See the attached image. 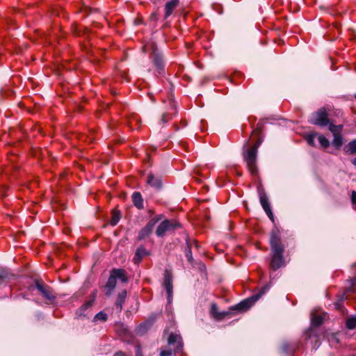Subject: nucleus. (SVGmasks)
Returning a JSON list of instances; mask_svg holds the SVG:
<instances>
[{
    "label": "nucleus",
    "instance_id": "f257e3e1",
    "mask_svg": "<svg viewBox=\"0 0 356 356\" xmlns=\"http://www.w3.org/2000/svg\"><path fill=\"white\" fill-rule=\"evenodd\" d=\"M270 261L269 268L277 270L286 265L284 257V245L281 241V234L279 229L275 227L270 235Z\"/></svg>",
    "mask_w": 356,
    "mask_h": 356
},
{
    "label": "nucleus",
    "instance_id": "f03ea898",
    "mask_svg": "<svg viewBox=\"0 0 356 356\" xmlns=\"http://www.w3.org/2000/svg\"><path fill=\"white\" fill-rule=\"evenodd\" d=\"M261 143V140L260 139L257 140V141L254 143V145L248 148L245 153L243 154V158L245 161L246 162L247 167L252 175H256L257 174V149Z\"/></svg>",
    "mask_w": 356,
    "mask_h": 356
},
{
    "label": "nucleus",
    "instance_id": "7ed1b4c3",
    "mask_svg": "<svg viewBox=\"0 0 356 356\" xmlns=\"http://www.w3.org/2000/svg\"><path fill=\"white\" fill-rule=\"evenodd\" d=\"M152 47V56L151 58L152 61L156 67L159 74H161L164 70V62L161 54L159 51L157 47L154 44H145L144 49H147Z\"/></svg>",
    "mask_w": 356,
    "mask_h": 356
},
{
    "label": "nucleus",
    "instance_id": "20e7f679",
    "mask_svg": "<svg viewBox=\"0 0 356 356\" xmlns=\"http://www.w3.org/2000/svg\"><path fill=\"white\" fill-rule=\"evenodd\" d=\"M180 227L179 222L175 220H165L158 226L156 234L158 236L161 237L164 236L166 232L173 231Z\"/></svg>",
    "mask_w": 356,
    "mask_h": 356
},
{
    "label": "nucleus",
    "instance_id": "39448f33",
    "mask_svg": "<svg viewBox=\"0 0 356 356\" xmlns=\"http://www.w3.org/2000/svg\"><path fill=\"white\" fill-rule=\"evenodd\" d=\"M311 123L320 127H325L329 124L328 114L325 108H321L313 114Z\"/></svg>",
    "mask_w": 356,
    "mask_h": 356
},
{
    "label": "nucleus",
    "instance_id": "423d86ee",
    "mask_svg": "<svg viewBox=\"0 0 356 356\" xmlns=\"http://www.w3.org/2000/svg\"><path fill=\"white\" fill-rule=\"evenodd\" d=\"M35 287L47 300L53 301L56 299V296L51 288L46 285L43 282L37 280L35 282Z\"/></svg>",
    "mask_w": 356,
    "mask_h": 356
},
{
    "label": "nucleus",
    "instance_id": "0eeeda50",
    "mask_svg": "<svg viewBox=\"0 0 356 356\" xmlns=\"http://www.w3.org/2000/svg\"><path fill=\"white\" fill-rule=\"evenodd\" d=\"M259 296H254L251 298L243 300L237 305L232 307L231 309L236 310L241 312L247 311L249 308L252 307V305L257 300Z\"/></svg>",
    "mask_w": 356,
    "mask_h": 356
},
{
    "label": "nucleus",
    "instance_id": "6e6552de",
    "mask_svg": "<svg viewBox=\"0 0 356 356\" xmlns=\"http://www.w3.org/2000/svg\"><path fill=\"white\" fill-rule=\"evenodd\" d=\"M164 286L168 294V301L172 302L173 294L172 275L170 271L166 270L164 273Z\"/></svg>",
    "mask_w": 356,
    "mask_h": 356
},
{
    "label": "nucleus",
    "instance_id": "1a4fd4ad",
    "mask_svg": "<svg viewBox=\"0 0 356 356\" xmlns=\"http://www.w3.org/2000/svg\"><path fill=\"white\" fill-rule=\"evenodd\" d=\"M177 113L176 111V106L175 103L172 99H169L168 101V110L163 113L162 115V118L161 121L165 124L170 121L172 116L175 115Z\"/></svg>",
    "mask_w": 356,
    "mask_h": 356
},
{
    "label": "nucleus",
    "instance_id": "9d476101",
    "mask_svg": "<svg viewBox=\"0 0 356 356\" xmlns=\"http://www.w3.org/2000/svg\"><path fill=\"white\" fill-rule=\"evenodd\" d=\"M259 200H260V203H261L264 210L266 213L268 218L273 222H274V216H273V212L271 211L270 204L268 202V197L265 193H261V192L259 193Z\"/></svg>",
    "mask_w": 356,
    "mask_h": 356
},
{
    "label": "nucleus",
    "instance_id": "9b49d317",
    "mask_svg": "<svg viewBox=\"0 0 356 356\" xmlns=\"http://www.w3.org/2000/svg\"><path fill=\"white\" fill-rule=\"evenodd\" d=\"M156 219L150 220L148 223L139 232L138 238V240H143L146 237L149 236L152 232L153 228L156 223L157 222Z\"/></svg>",
    "mask_w": 356,
    "mask_h": 356
},
{
    "label": "nucleus",
    "instance_id": "f8f14e48",
    "mask_svg": "<svg viewBox=\"0 0 356 356\" xmlns=\"http://www.w3.org/2000/svg\"><path fill=\"white\" fill-rule=\"evenodd\" d=\"M168 343L170 346H175V351H179L182 349V339L178 334L171 333L168 337Z\"/></svg>",
    "mask_w": 356,
    "mask_h": 356
},
{
    "label": "nucleus",
    "instance_id": "ddd939ff",
    "mask_svg": "<svg viewBox=\"0 0 356 356\" xmlns=\"http://www.w3.org/2000/svg\"><path fill=\"white\" fill-rule=\"evenodd\" d=\"M179 0H170L164 5L163 19H167L179 6Z\"/></svg>",
    "mask_w": 356,
    "mask_h": 356
},
{
    "label": "nucleus",
    "instance_id": "4468645a",
    "mask_svg": "<svg viewBox=\"0 0 356 356\" xmlns=\"http://www.w3.org/2000/svg\"><path fill=\"white\" fill-rule=\"evenodd\" d=\"M306 340H311V343H314L313 348L316 349L319 347L321 343L318 339V336L316 334V330L312 328H309L305 334Z\"/></svg>",
    "mask_w": 356,
    "mask_h": 356
},
{
    "label": "nucleus",
    "instance_id": "2eb2a0df",
    "mask_svg": "<svg viewBox=\"0 0 356 356\" xmlns=\"http://www.w3.org/2000/svg\"><path fill=\"white\" fill-rule=\"evenodd\" d=\"M147 184L156 189H161L162 187V181L160 177H155L152 173L148 175Z\"/></svg>",
    "mask_w": 356,
    "mask_h": 356
},
{
    "label": "nucleus",
    "instance_id": "dca6fc26",
    "mask_svg": "<svg viewBox=\"0 0 356 356\" xmlns=\"http://www.w3.org/2000/svg\"><path fill=\"white\" fill-rule=\"evenodd\" d=\"M132 202L134 205L138 209H143V198L139 192H134L132 195Z\"/></svg>",
    "mask_w": 356,
    "mask_h": 356
},
{
    "label": "nucleus",
    "instance_id": "f3484780",
    "mask_svg": "<svg viewBox=\"0 0 356 356\" xmlns=\"http://www.w3.org/2000/svg\"><path fill=\"white\" fill-rule=\"evenodd\" d=\"M94 300H90L87 301L85 304H83L81 307H79L76 312V314L79 316H87V313H86V310L90 308L93 305Z\"/></svg>",
    "mask_w": 356,
    "mask_h": 356
},
{
    "label": "nucleus",
    "instance_id": "a211bd4d",
    "mask_svg": "<svg viewBox=\"0 0 356 356\" xmlns=\"http://www.w3.org/2000/svg\"><path fill=\"white\" fill-rule=\"evenodd\" d=\"M111 273L116 279H119L122 282L126 283L128 281L125 270L123 269H113Z\"/></svg>",
    "mask_w": 356,
    "mask_h": 356
},
{
    "label": "nucleus",
    "instance_id": "6ab92c4d",
    "mask_svg": "<svg viewBox=\"0 0 356 356\" xmlns=\"http://www.w3.org/2000/svg\"><path fill=\"white\" fill-rule=\"evenodd\" d=\"M126 297H127V291H122V292H120L117 297L116 302H115V306H116L117 309L119 310V312H121L122 309V305L125 302Z\"/></svg>",
    "mask_w": 356,
    "mask_h": 356
},
{
    "label": "nucleus",
    "instance_id": "aec40b11",
    "mask_svg": "<svg viewBox=\"0 0 356 356\" xmlns=\"http://www.w3.org/2000/svg\"><path fill=\"white\" fill-rule=\"evenodd\" d=\"M148 254V252L146 250V249L144 247H139L135 253L134 257V261L137 264L139 263L141 260V259Z\"/></svg>",
    "mask_w": 356,
    "mask_h": 356
},
{
    "label": "nucleus",
    "instance_id": "412c9836",
    "mask_svg": "<svg viewBox=\"0 0 356 356\" xmlns=\"http://www.w3.org/2000/svg\"><path fill=\"white\" fill-rule=\"evenodd\" d=\"M211 312L212 316L218 320H221L229 314L227 312H219L216 304L212 305Z\"/></svg>",
    "mask_w": 356,
    "mask_h": 356
},
{
    "label": "nucleus",
    "instance_id": "4be33fe9",
    "mask_svg": "<svg viewBox=\"0 0 356 356\" xmlns=\"http://www.w3.org/2000/svg\"><path fill=\"white\" fill-rule=\"evenodd\" d=\"M329 130L333 136L341 135L343 126L342 124L335 125L333 123H329Z\"/></svg>",
    "mask_w": 356,
    "mask_h": 356
},
{
    "label": "nucleus",
    "instance_id": "5701e85b",
    "mask_svg": "<svg viewBox=\"0 0 356 356\" xmlns=\"http://www.w3.org/2000/svg\"><path fill=\"white\" fill-rule=\"evenodd\" d=\"M312 325L314 326H319L321 325L324 321V316L321 314H312Z\"/></svg>",
    "mask_w": 356,
    "mask_h": 356
},
{
    "label": "nucleus",
    "instance_id": "b1692460",
    "mask_svg": "<svg viewBox=\"0 0 356 356\" xmlns=\"http://www.w3.org/2000/svg\"><path fill=\"white\" fill-rule=\"evenodd\" d=\"M344 151L350 154H356V139L349 142Z\"/></svg>",
    "mask_w": 356,
    "mask_h": 356
},
{
    "label": "nucleus",
    "instance_id": "393cba45",
    "mask_svg": "<svg viewBox=\"0 0 356 356\" xmlns=\"http://www.w3.org/2000/svg\"><path fill=\"white\" fill-rule=\"evenodd\" d=\"M333 137L332 145L336 149H339L343 143V137L341 135L334 136Z\"/></svg>",
    "mask_w": 356,
    "mask_h": 356
},
{
    "label": "nucleus",
    "instance_id": "a878e982",
    "mask_svg": "<svg viewBox=\"0 0 356 356\" xmlns=\"http://www.w3.org/2000/svg\"><path fill=\"white\" fill-rule=\"evenodd\" d=\"M116 278L114 277V275L111 273V275L108 277V280L106 282V286L109 289V290H113L116 286Z\"/></svg>",
    "mask_w": 356,
    "mask_h": 356
},
{
    "label": "nucleus",
    "instance_id": "bb28decb",
    "mask_svg": "<svg viewBox=\"0 0 356 356\" xmlns=\"http://www.w3.org/2000/svg\"><path fill=\"white\" fill-rule=\"evenodd\" d=\"M120 219V213L119 211H113L112 217L110 220V224L112 226H115L119 222Z\"/></svg>",
    "mask_w": 356,
    "mask_h": 356
},
{
    "label": "nucleus",
    "instance_id": "cd10ccee",
    "mask_svg": "<svg viewBox=\"0 0 356 356\" xmlns=\"http://www.w3.org/2000/svg\"><path fill=\"white\" fill-rule=\"evenodd\" d=\"M316 137H318V134L316 132L312 131L309 133L306 136L307 143L311 146H314V139Z\"/></svg>",
    "mask_w": 356,
    "mask_h": 356
},
{
    "label": "nucleus",
    "instance_id": "c85d7f7f",
    "mask_svg": "<svg viewBox=\"0 0 356 356\" xmlns=\"http://www.w3.org/2000/svg\"><path fill=\"white\" fill-rule=\"evenodd\" d=\"M318 140L323 148H327L330 146V141L323 135L318 134Z\"/></svg>",
    "mask_w": 356,
    "mask_h": 356
},
{
    "label": "nucleus",
    "instance_id": "c756f323",
    "mask_svg": "<svg viewBox=\"0 0 356 356\" xmlns=\"http://www.w3.org/2000/svg\"><path fill=\"white\" fill-rule=\"evenodd\" d=\"M346 326L349 330H353L356 327V317H350L346 320Z\"/></svg>",
    "mask_w": 356,
    "mask_h": 356
},
{
    "label": "nucleus",
    "instance_id": "7c9ffc66",
    "mask_svg": "<svg viewBox=\"0 0 356 356\" xmlns=\"http://www.w3.org/2000/svg\"><path fill=\"white\" fill-rule=\"evenodd\" d=\"M107 320V314L104 312H99L94 317V321H102L105 322Z\"/></svg>",
    "mask_w": 356,
    "mask_h": 356
},
{
    "label": "nucleus",
    "instance_id": "2f4dec72",
    "mask_svg": "<svg viewBox=\"0 0 356 356\" xmlns=\"http://www.w3.org/2000/svg\"><path fill=\"white\" fill-rule=\"evenodd\" d=\"M186 257H187L189 262L192 263L193 261V257H192V252L190 247V245H188V249L186 252Z\"/></svg>",
    "mask_w": 356,
    "mask_h": 356
},
{
    "label": "nucleus",
    "instance_id": "473e14b6",
    "mask_svg": "<svg viewBox=\"0 0 356 356\" xmlns=\"http://www.w3.org/2000/svg\"><path fill=\"white\" fill-rule=\"evenodd\" d=\"M171 355H172V351L169 350H162L160 353L161 356H171Z\"/></svg>",
    "mask_w": 356,
    "mask_h": 356
},
{
    "label": "nucleus",
    "instance_id": "72a5a7b5",
    "mask_svg": "<svg viewBox=\"0 0 356 356\" xmlns=\"http://www.w3.org/2000/svg\"><path fill=\"white\" fill-rule=\"evenodd\" d=\"M6 276L5 274L0 273V286L5 282Z\"/></svg>",
    "mask_w": 356,
    "mask_h": 356
},
{
    "label": "nucleus",
    "instance_id": "f704fd0d",
    "mask_svg": "<svg viewBox=\"0 0 356 356\" xmlns=\"http://www.w3.org/2000/svg\"><path fill=\"white\" fill-rule=\"evenodd\" d=\"M136 356H143L141 351V348L140 346H138L136 351Z\"/></svg>",
    "mask_w": 356,
    "mask_h": 356
},
{
    "label": "nucleus",
    "instance_id": "c9c22d12",
    "mask_svg": "<svg viewBox=\"0 0 356 356\" xmlns=\"http://www.w3.org/2000/svg\"><path fill=\"white\" fill-rule=\"evenodd\" d=\"M150 19L156 22L159 19V15L156 13H153L150 17Z\"/></svg>",
    "mask_w": 356,
    "mask_h": 356
},
{
    "label": "nucleus",
    "instance_id": "e433bc0d",
    "mask_svg": "<svg viewBox=\"0 0 356 356\" xmlns=\"http://www.w3.org/2000/svg\"><path fill=\"white\" fill-rule=\"evenodd\" d=\"M351 200L353 203L356 202V191H352Z\"/></svg>",
    "mask_w": 356,
    "mask_h": 356
},
{
    "label": "nucleus",
    "instance_id": "4c0bfd02",
    "mask_svg": "<svg viewBox=\"0 0 356 356\" xmlns=\"http://www.w3.org/2000/svg\"><path fill=\"white\" fill-rule=\"evenodd\" d=\"M113 356H126V355L122 351H118L115 353Z\"/></svg>",
    "mask_w": 356,
    "mask_h": 356
},
{
    "label": "nucleus",
    "instance_id": "58836bf2",
    "mask_svg": "<svg viewBox=\"0 0 356 356\" xmlns=\"http://www.w3.org/2000/svg\"><path fill=\"white\" fill-rule=\"evenodd\" d=\"M353 165H356V157L352 161Z\"/></svg>",
    "mask_w": 356,
    "mask_h": 356
},
{
    "label": "nucleus",
    "instance_id": "ea45409f",
    "mask_svg": "<svg viewBox=\"0 0 356 356\" xmlns=\"http://www.w3.org/2000/svg\"><path fill=\"white\" fill-rule=\"evenodd\" d=\"M194 243H195V245L197 247V241H194Z\"/></svg>",
    "mask_w": 356,
    "mask_h": 356
},
{
    "label": "nucleus",
    "instance_id": "a19ab883",
    "mask_svg": "<svg viewBox=\"0 0 356 356\" xmlns=\"http://www.w3.org/2000/svg\"><path fill=\"white\" fill-rule=\"evenodd\" d=\"M355 99H356V95H355Z\"/></svg>",
    "mask_w": 356,
    "mask_h": 356
}]
</instances>
